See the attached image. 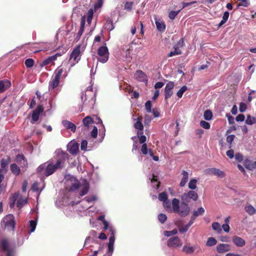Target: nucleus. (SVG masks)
<instances>
[{
	"mask_svg": "<svg viewBox=\"0 0 256 256\" xmlns=\"http://www.w3.org/2000/svg\"><path fill=\"white\" fill-rule=\"evenodd\" d=\"M67 158V154L62 151L58 152L55 158L39 166L38 171L46 176H49L56 170L63 168Z\"/></svg>",
	"mask_w": 256,
	"mask_h": 256,
	"instance_id": "obj_1",
	"label": "nucleus"
},
{
	"mask_svg": "<svg viewBox=\"0 0 256 256\" xmlns=\"http://www.w3.org/2000/svg\"><path fill=\"white\" fill-rule=\"evenodd\" d=\"M66 188L70 192L78 190L80 196L86 194L90 188L88 183L86 180L78 181L74 176L71 175H66L65 176Z\"/></svg>",
	"mask_w": 256,
	"mask_h": 256,
	"instance_id": "obj_2",
	"label": "nucleus"
},
{
	"mask_svg": "<svg viewBox=\"0 0 256 256\" xmlns=\"http://www.w3.org/2000/svg\"><path fill=\"white\" fill-rule=\"evenodd\" d=\"M188 203V202L182 200L180 205L179 200L176 198H174L172 202L173 212L178 214L182 216H187L190 212Z\"/></svg>",
	"mask_w": 256,
	"mask_h": 256,
	"instance_id": "obj_3",
	"label": "nucleus"
},
{
	"mask_svg": "<svg viewBox=\"0 0 256 256\" xmlns=\"http://www.w3.org/2000/svg\"><path fill=\"white\" fill-rule=\"evenodd\" d=\"M64 72V68L61 66L58 67L54 71V74L49 82L48 90H54L56 88L60 83V80Z\"/></svg>",
	"mask_w": 256,
	"mask_h": 256,
	"instance_id": "obj_4",
	"label": "nucleus"
},
{
	"mask_svg": "<svg viewBox=\"0 0 256 256\" xmlns=\"http://www.w3.org/2000/svg\"><path fill=\"white\" fill-rule=\"evenodd\" d=\"M106 230H108L109 233L108 234H110L109 242L108 245V251L109 254H112L114 252V246L115 241V230L114 227L108 223V227Z\"/></svg>",
	"mask_w": 256,
	"mask_h": 256,
	"instance_id": "obj_5",
	"label": "nucleus"
},
{
	"mask_svg": "<svg viewBox=\"0 0 256 256\" xmlns=\"http://www.w3.org/2000/svg\"><path fill=\"white\" fill-rule=\"evenodd\" d=\"M82 52L80 49V46L75 47L70 56L69 61L71 64V66H74L80 59V53Z\"/></svg>",
	"mask_w": 256,
	"mask_h": 256,
	"instance_id": "obj_6",
	"label": "nucleus"
},
{
	"mask_svg": "<svg viewBox=\"0 0 256 256\" xmlns=\"http://www.w3.org/2000/svg\"><path fill=\"white\" fill-rule=\"evenodd\" d=\"M98 60L102 64L106 63L108 60L109 52L106 46H102L98 50Z\"/></svg>",
	"mask_w": 256,
	"mask_h": 256,
	"instance_id": "obj_7",
	"label": "nucleus"
},
{
	"mask_svg": "<svg viewBox=\"0 0 256 256\" xmlns=\"http://www.w3.org/2000/svg\"><path fill=\"white\" fill-rule=\"evenodd\" d=\"M1 224L8 230H14L15 226V222L13 215H7L2 219Z\"/></svg>",
	"mask_w": 256,
	"mask_h": 256,
	"instance_id": "obj_8",
	"label": "nucleus"
},
{
	"mask_svg": "<svg viewBox=\"0 0 256 256\" xmlns=\"http://www.w3.org/2000/svg\"><path fill=\"white\" fill-rule=\"evenodd\" d=\"M205 172L207 174H213L219 178H223L226 176V174L224 171L215 168H208L205 170Z\"/></svg>",
	"mask_w": 256,
	"mask_h": 256,
	"instance_id": "obj_9",
	"label": "nucleus"
},
{
	"mask_svg": "<svg viewBox=\"0 0 256 256\" xmlns=\"http://www.w3.org/2000/svg\"><path fill=\"white\" fill-rule=\"evenodd\" d=\"M198 198V195L194 191L190 190L188 193H184L182 196V200L184 202H189L190 199H192L193 200H196Z\"/></svg>",
	"mask_w": 256,
	"mask_h": 256,
	"instance_id": "obj_10",
	"label": "nucleus"
},
{
	"mask_svg": "<svg viewBox=\"0 0 256 256\" xmlns=\"http://www.w3.org/2000/svg\"><path fill=\"white\" fill-rule=\"evenodd\" d=\"M2 249L6 253V256H14V249L9 246L8 241L6 240H3L2 242Z\"/></svg>",
	"mask_w": 256,
	"mask_h": 256,
	"instance_id": "obj_11",
	"label": "nucleus"
},
{
	"mask_svg": "<svg viewBox=\"0 0 256 256\" xmlns=\"http://www.w3.org/2000/svg\"><path fill=\"white\" fill-rule=\"evenodd\" d=\"M44 112V108L42 106L39 105L37 108L34 110L32 113V120L30 122L32 124L37 122L40 117V115Z\"/></svg>",
	"mask_w": 256,
	"mask_h": 256,
	"instance_id": "obj_12",
	"label": "nucleus"
},
{
	"mask_svg": "<svg viewBox=\"0 0 256 256\" xmlns=\"http://www.w3.org/2000/svg\"><path fill=\"white\" fill-rule=\"evenodd\" d=\"M174 82H168L164 88V98L168 100L172 95V90L174 88Z\"/></svg>",
	"mask_w": 256,
	"mask_h": 256,
	"instance_id": "obj_13",
	"label": "nucleus"
},
{
	"mask_svg": "<svg viewBox=\"0 0 256 256\" xmlns=\"http://www.w3.org/2000/svg\"><path fill=\"white\" fill-rule=\"evenodd\" d=\"M68 150L72 154H76L79 150V144L75 141H71L68 145Z\"/></svg>",
	"mask_w": 256,
	"mask_h": 256,
	"instance_id": "obj_14",
	"label": "nucleus"
},
{
	"mask_svg": "<svg viewBox=\"0 0 256 256\" xmlns=\"http://www.w3.org/2000/svg\"><path fill=\"white\" fill-rule=\"evenodd\" d=\"M182 242L178 236L170 238L168 240V246L169 247L178 248L181 246Z\"/></svg>",
	"mask_w": 256,
	"mask_h": 256,
	"instance_id": "obj_15",
	"label": "nucleus"
},
{
	"mask_svg": "<svg viewBox=\"0 0 256 256\" xmlns=\"http://www.w3.org/2000/svg\"><path fill=\"white\" fill-rule=\"evenodd\" d=\"M132 49L130 46L126 48H123L120 51L122 56L126 58L128 61H130L132 58Z\"/></svg>",
	"mask_w": 256,
	"mask_h": 256,
	"instance_id": "obj_16",
	"label": "nucleus"
},
{
	"mask_svg": "<svg viewBox=\"0 0 256 256\" xmlns=\"http://www.w3.org/2000/svg\"><path fill=\"white\" fill-rule=\"evenodd\" d=\"M232 242L238 247H242L246 244V241L244 239L236 236L232 237Z\"/></svg>",
	"mask_w": 256,
	"mask_h": 256,
	"instance_id": "obj_17",
	"label": "nucleus"
},
{
	"mask_svg": "<svg viewBox=\"0 0 256 256\" xmlns=\"http://www.w3.org/2000/svg\"><path fill=\"white\" fill-rule=\"evenodd\" d=\"M154 19L158 30L160 32H164L166 30V24L164 22L158 19L156 16H154Z\"/></svg>",
	"mask_w": 256,
	"mask_h": 256,
	"instance_id": "obj_18",
	"label": "nucleus"
},
{
	"mask_svg": "<svg viewBox=\"0 0 256 256\" xmlns=\"http://www.w3.org/2000/svg\"><path fill=\"white\" fill-rule=\"evenodd\" d=\"M230 246L226 244H220L216 246V250L218 253L227 252L230 251Z\"/></svg>",
	"mask_w": 256,
	"mask_h": 256,
	"instance_id": "obj_19",
	"label": "nucleus"
},
{
	"mask_svg": "<svg viewBox=\"0 0 256 256\" xmlns=\"http://www.w3.org/2000/svg\"><path fill=\"white\" fill-rule=\"evenodd\" d=\"M244 166L246 168L250 170L256 169V160L252 162L250 160L246 158L244 160Z\"/></svg>",
	"mask_w": 256,
	"mask_h": 256,
	"instance_id": "obj_20",
	"label": "nucleus"
},
{
	"mask_svg": "<svg viewBox=\"0 0 256 256\" xmlns=\"http://www.w3.org/2000/svg\"><path fill=\"white\" fill-rule=\"evenodd\" d=\"M62 124L64 126L67 130H70L71 131L73 132H76V126L72 122L67 120H64L62 122Z\"/></svg>",
	"mask_w": 256,
	"mask_h": 256,
	"instance_id": "obj_21",
	"label": "nucleus"
},
{
	"mask_svg": "<svg viewBox=\"0 0 256 256\" xmlns=\"http://www.w3.org/2000/svg\"><path fill=\"white\" fill-rule=\"evenodd\" d=\"M135 78L140 82L147 81V77L142 70H138L135 74Z\"/></svg>",
	"mask_w": 256,
	"mask_h": 256,
	"instance_id": "obj_22",
	"label": "nucleus"
},
{
	"mask_svg": "<svg viewBox=\"0 0 256 256\" xmlns=\"http://www.w3.org/2000/svg\"><path fill=\"white\" fill-rule=\"evenodd\" d=\"M10 82L8 80L0 81V93L4 92L6 89L10 86Z\"/></svg>",
	"mask_w": 256,
	"mask_h": 256,
	"instance_id": "obj_23",
	"label": "nucleus"
},
{
	"mask_svg": "<svg viewBox=\"0 0 256 256\" xmlns=\"http://www.w3.org/2000/svg\"><path fill=\"white\" fill-rule=\"evenodd\" d=\"M84 24H85V21H84V18H82L80 22V28L78 32L76 38H75V40L76 42H78L80 39V38L84 31Z\"/></svg>",
	"mask_w": 256,
	"mask_h": 256,
	"instance_id": "obj_24",
	"label": "nucleus"
},
{
	"mask_svg": "<svg viewBox=\"0 0 256 256\" xmlns=\"http://www.w3.org/2000/svg\"><path fill=\"white\" fill-rule=\"evenodd\" d=\"M182 178L181 182L180 184V185L181 187H183L185 186L186 183L188 182V176L187 172L185 170H182Z\"/></svg>",
	"mask_w": 256,
	"mask_h": 256,
	"instance_id": "obj_25",
	"label": "nucleus"
},
{
	"mask_svg": "<svg viewBox=\"0 0 256 256\" xmlns=\"http://www.w3.org/2000/svg\"><path fill=\"white\" fill-rule=\"evenodd\" d=\"M246 212L250 215H252L256 213V209L250 204H247L244 208Z\"/></svg>",
	"mask_w": 256,
	"mask_h": 256,
	"instance_id": "obj_26",
	"label": "nucleus"
},
{
	"mask_svg": "<svg viewBox=\"0 0 256 256\" xmlns=\"http://www.w3.org/2000/svg\"><path fill=\"white\" fill-rule=\"evenodd\" d=\"M90 36V34H86L82 39V44H80L78 46H80V49L82 51L84 50L85 49V48L87 45L88 40Z\"/></svg>",
	"mask_w": 256,
	"mask_h": 256,
	"instance_id": "obj_27",
	"label": "nucleus"
},
{
	"mask_svg": "<svg viewBox=\"0 0 256 256\" xmlns=\"http://www.w3.org/2000/svg\"><path fill=\"white\" fill-rule=\"evenodd\" d=\"M36 225H37L36 220H30L29 222V225H28V233L29 234H30L35 230Z\"/></svg>",
	"mask_w": 256,
	"mask_h": 256,
	"instance_id": "obj_28",
	"label": "nucleus"
},
{
	"mask_svg": "<svg viewBox=\"0 0 256 256\" xmlns=\"http://www.w3.org/2000/svg\"><path fill=\"white\" fill-rule=\"evenodd\" d=\"M16 160L17 162L20 163L24 166H25L27 164L26 160H25L23 155L18 154L16 156Z\"/></svg>",
	"mask_w": 256,
	"mask_h": 256,
	"instance_id": "obj_29",
	"label": "nucleus"
},
{
	"mask_svg": "<svg viewBox=\"0 0 256 256\" xmlns=\"http://www.w3.org/2000/svg\"><path fill=\"white\" fill-rule=\"evenodd\" d=\"M230 14L228 12H225L224 14V15L222 16V19L220 21V22L218 24V26L220 28L228 20V17H229Z\"/></svg>",
	"mask_w": 256,
	"mask_h": 256,
	"instance_id": "obj_30",
	"label": "nucleus"
},
{
	"mask_svg": "<svg viewBox=\"0 0 256 256\" xmlns=\"http://www.w3.org/2000/svg\"><path fill=\"white\" fill-rule=\"evenodd\" d=\"M212 229L216 231L218 234H220L222 232V227L218 222H214L212 224Z\"/></svg>",
	"mask_w": 256,
	"mask_h": 256,
	"instance_id": "obj_31",
	"label": "nucleus"
},
{
	"mask_svg": "<svg viewBox=\"0 0 256 256\" xmlns=\"http://www.w3.org/2000/svg\"><path fill=\"white\" fill-rule=\"evenodd\" d=\"M204 212V209L203 208L200 207L198 208V210L194 211L192 216H194L196 218V217L202 215Z\"/></svg>",
	"mask_w": 256,
	"mask_h": 256,
	"instance_id": "obj_32",
	"label": "nucleus"
},
{
	"mask_svg": "<svg viewBox=\"0 0 256 256\" xmlns=\"http://www.w3.org/2000/svg\"><path fill=\"white\" fill-rule=\"evenodd\" d=\"M82 123L85 127L88 126L90 124L93 123L92 120L90 116H87L82 120Z\"/></svg>",
	"mask_w": 256,
	"mask_h": 256,
	"instance_id": "obj_33",
	"label": "nucleus"
},
{
	"mask_svg": "<svg viewBox=\"0 0 256 256\" xmlns=\"http://www.w3.org/2000/svg\"><path fill=\"white\" fill-rule=\"evenodd\" d=\"M174 51H171L168 54V57H172L176 55H179L182 54L181 50L179 49L178 46H174Z\"/></svg>",
	"mask_w": 256,
	"mask_h": 256,
	"instance_id": "obj_34",
	"label": "nucleus"
},
{
	"mask_svg": "<svg viewBox=\"0 0 256 256\" xmlns=\"http://www.w3.org/2000/svg\"><path fill=\"white\" fill-rule=\"evenodd\" d=\"M10 170L12 173L16 175H18L20 172V169L16 164H13L10 166Z\"/></svg>",
	"mask_w": 256,
	"mask_h": 256,
	"instance_id": "obj_35",
	"label": "nucleus"
},
{
	"mask_svg": "<svg viewBox=\"0 0 256 256\" xmlns=\"http://www.w3.org/2000/svg\"><path fill=\"white\" fill-rule=\"evenodd\" d=\"M27 202H28V200L26 198H20L18 200L17 204H16L17 206L19 208H20L23 206L24 204H26L27 203Z\"/></svg>",
	"mask_w": 256,
	"mask_h": 256,
	"instance_id": "obj_36",
	"label": "nucleus"
},
{
	"mask_svg": "<svg viewBox=\"0 0 256 256\" xmlns=\"http://www.w3.org/2000/svg\"><path fill=\"white\" fill-rule=\"evenodd\" d=\"M104 248V246H100L99 249L98 250H95L92 256H98V254H103L102 250ZM112 254H110L108 253V251L107 254L105 256H111Z\"/></svg>",
	"mask_w": 256,
	"mask_h": 256,
	"instance_id": "obj_37",
	"label": "nucleus"
},
{
	"mask_svg": "<svg viewBox=\"0 0 256 256\" xmlns=\"http://www.w3.org/2000/svg\"><path fill=\"white\" fill-rule=\"evenodd\" d=\"M256 122V118L252 117L250 115H248L246 120V123L248 124L252 125Z\"/></svg>",
	"mask_w": 256,
	"mask_h": 256,
	"instance_id": "obj_38",
	"label": "nucleus"
},
{
	"mask_svg": "<svg viewBox=\"0 0 256 256\" xmlns=\"http://www.w3.org/2000/svg\"><path fill=\"white\" fill-rule=\"evenodd\" d=\"M216 240L213 237L209 238L206 242V245L208 246H212L216 244Z\"/></svg>",
	"mask_w": 256,
	"mask_h": 256,
	"instance_id": "obj_39",
	"label": "nucleus"
},
{
	"mask_svg": "<svg viewBox=\"0 0 256 256\" xmlns=\"http://www.w3.org/2000/svg\"><path fill=\"white\" fill-rule=\"evenodd\" d=\"M183 250L186 254H192L194 252V248L190 246H184L183 247Z\"/></svg>",
	"mask_w": 256,
	"mask_h": 256,
	"instance_id": "obj_40",
	"label": "nucleus"
},
{
	"mask_svg": "<svg viewBox=\"0 0 256 256\" xmlns=\"http://www.w3.org/2000/svg\"><path fill=\"white\" fill-rule=\"evenodd\" d=\"M212 112L210 110H206L204 112V118L206 120H210L212 119Z\"/></svg>",
	"mask_w": 256,
	"mask_h": 256,
	"instance_id": "obj_41",
	"label": "nucleus"
},
{
	"mask_svg": "<svg viewBox=\"0 0 256 256\" xmlns=\"http://www.w3.org/2000/svg\"><path fill=\"white\" fill-rule=\"evenodd\" d=\"M135 128L140 130H142L144 128L143 124H142L140 120L138 118L137 122L134 124Z\"/></svg>",
	"mask_w": 256,
	"mask_h": 256,
	"instance_id": "obj_42",
	"label": "nucleus"
},
{
	"mask_svg": "<svg viewBox=\"0 0 256 256\" xmlns=\"http://www.w3.org/2000/svg\"><path fill=\"white\" fill-rule=\"evenodd\" d=\"M142 132L138 131L137 134L139 138V141L140 144H145V142L146 141V136L144 135H142Z\"/></svg>",
	"mask_w": 256,
	"mask_h": 256,
	"instance_id": "obj_43",
	"label": "nucleus"
},
{
	"mask_svg": "<svg viewBox=\"0 0 256 256\" xmlns=\"http://www.w3.org/2000/svg\"><path fill=\"white\" fill-rule=\"evenodd\" d=\"M197 180L196 179H192L188 183V188L191 190H194L196 188V184Z\"/></svg>",
	"mask_w": 256,
	"mask_h": 256,
	"instance_id": "obj_44",
	"label": "nucleus"
},
{
	"mask_svg": "<svg viewBox=\"0 0 256 256\" xmlns=\"http://www.w3.org/2000/svg\"><path fill=\"white\" fill-rule=\"evenodd\" d=\"M187 90V87L186 86H182L177 92L176 95L179 98H181L184 92Z\"/></svg>",
	"mask_w": 256,
	"mask_h": 256,
	"instance_id": "obj_45",
	"label": "nucleus"
},
{
	"mask_svg": "<svg viewBox=\"0 0 256 256\" xmlns=\"http://www.w3.org/2000/svg\"><path fill=\"white\" fill-rule=\"evenodd\" d=\"M98 220H100L102 222L104 226V230H106V228H107L108 227V224L109 222H107L105 219H104V215H102V216H100L98 218Z\"/></svg>",
	"mask_w": 256,
	"mask_h": 256,
	"instance_id": "obj_46",
	"label": "nucleus"
},
{
	"mask_svg": "<svg viewBox=\"0 0 256 256\" xmlns=\"http://www.w3.org/2000/svg\"><path fill=\"white\" fill-rule=\"evenodd\" d=\"M56 60V56H51L48 58L47 59L45 60L43 62L42 64L43 65H47L49 64H50L51 62L55 60Z\"/></svg>",
	"mask_w": 256,
	"mask_h": 256,
	"instance_id": "obj_47",
	"label": "nucleus"
},
{
	"mask_svg": "<svg viewBox=\"0 0 256 256\" xmlns=\"http://www.w3.org/2000/svg\"><path fill=\"white\" fill-rule=\"evenodd\" d=\"M178 230L181 233H184L186 232L190 226L187 224L184 226H178Z\"/></svg>",
	"mask_w": 256,
	"mask_h": 256,
	"instance_id": "obj_48",
	"label": "nucleus"
},
{
	"mask_svg": "<svg viewBox=\"0 0 256 256\" xmlns=\"http://www.w3.org/2000/svg\"><path fill=\"white\" fill-rule=\"evenodd\" d=\"M158 200L163 202L168 200V196L166 192H162L160 194L158 195Z\"/></svg>",
	"mask_w": 256,
	"mask_h": 256,
	"instance_id": "obj_49",
	"label": "nucleus"
},
{
	"mask_svg": "<svg viewBox=\"0 0 256 256\" xmlns=\"http://www.w3.org/2000/svg\"><path fill=\"white\" fill-rule=\"evenodd\" d=\"M181 10L178 11H170L168 14V17L171 20H174L176 17V16L180 12Z\"/></svg>",
	"mask_w": 256,
	"mask_h": 256,
	"instance_id": "obj_50",
	"label": "nucleus"
},
{
	"mask_svg": "<svg viewBox=\"0 0 256 256\" xmlns=\"http://www.w3.org/2000/svg\"><path fill=\"white\" fill-rule=\"evenodd\" d=\"M84 200L88 202H90L96 200L97 198L94 195H92L90 196L85 197Z\"/></svg>",
	"mask_w": 256,
	"mask_h": 256,
	"instance_id": "obj_51",
	"label": "nucleus"
},
{
	"mask_svg": "<svg viewBox=\"0 0 256 256\" xmlns=\"http://www.w3.org/2000/svg\"><path fill=\"white\" fill-rule=\"evenodd\" d=\"M150 180L151 182L153 183V186L156 187V188H158L159 187V183L158 182L156 176L153 174L152 178H150Z\"/></svg>",
	"mask_w": 256,
	"mask_h": 256,
	"instance_id": "obj_52",
	"label": "nucleus"
},
{
	"mask_svg": "<svg viewBox=\"0 0 256 256\" xmlns=\"http://www.w3.org/2000/svg\"><path fill=\"white\" fill-rule=\"evenodd\" d=\"M34 61L32 58H28L25 60V65L28 68H32L34 66Z\"/></svg>",
	"mask_w": 256,
	"mask_h": 256,
	"instance_id": "obj_53",
	"label": "nucleus"
},
{
	"mask_svg": "<svg viewBox=\"0 0 256 256\" xmlns=\"http://www.w3.org/2000/svg\"><path fill=\"white\" fill-rule=\"evenodd\" d=\"M158 219L161 223L164 224L166 221L167 216L164 214H160L158 216Z\"/></svg>",
	"mask_w": 256,
	"mask_h": 256,
	"instance_id": "obj_54",
	"label": "nucleus"
},
{
	"mask_svg": "<svg viewBox=\"0 0 256 256\" xmlns=\"http://www.w3.org/2000/svg\"><path fill=\"white\" fill-rule=\"evenodd\" d=\"M200 126L202 128H203L205 129H206V130H208L210 128V124H209V122L204 121V120L200 121Z\"/></svg>",
	"mask_w": 256,
	"mask_h": 256,
	"instance_id": "obj_55",
	"label": "nucleus"
},
{
	"mask_svg": "<svg viewBox=\"0 0 256 256\" xmlns=\"http://www.w3.org/2000/svg\"><path fill=\"white\" fill-rule=\"evenodd\" d=\"M141 152L144 155L148 154V148L146 144H142L141 148Z\"/></svg>",
	"mask_w": 256,
	"mask_h": 256,
	"instance_id": "obj_56",
	"label": "nucleus"
},
{
	"mask_svg": "<svg viewBox=\"0 0 256 256\" xmlns=\"http://www.w3.org/2000/svg\"><path fill=\"white\" fill-rule=\"evenodd\" d=\"M90 135L92 138H96L98 135V128L96 126H94L92 130L90 132Z\"/></svg>",
	"mask_w": 256,
	"mask_h": 256,
	"instance_id": "obj_57",
	"label": "nucleus"
},
{
	"mask_svg": "<svg viewBox=\"0 0 256 256\" xmlns=\"http://www.w3.org/2000/svg\"><path fill=\"white\" fill-rule=\"evenodd\" d=\"M145 107L146 111L148 112H152V104L150 100H148L146 102Z\"/></svg>",
	"mask_w": 256,
	"mask_h": 256,
	"instance_id": "obj_58",
	"label": "nucleus"
},
{
	"mask_svg": "<svg viewBox=\"0 0 256 256\" xmlns=\"http://www.w3.org/2000/svg\"><path fill=\"white\" fill-rule=\"evenodd\" d=\"M88 146V142L86 140H83L81 142L80 148L82 150H86Z\"/></svg>",
	"mask_w": 256,
	"mask_h": 256,
	"instance_id": "obj_59",
	"label": "nucleus"
},
{
	"mask_svg": "<svg viewBox=\"0 0 256 256\" xmlns=\"http://www.w3.org/2000/svg\"><path fill=\"white\" fill-rule=\"evenodd\" d=\"M8 164V162L4 159H2L1 160V166H2L1 170H6V166H7Z\"/></svg>",
	"mask_w": 256,
	"mask_h": 256,
	"instance_id": "obj_60",
	"label": "nucleus"
},
{
	"mask_svg": "<svg viewBox=\"0 0 256 256\" xmlns=\"http://www.w3.org/2000/svg\"><path fill=\"white\" fill-rule=\"evenodd\" d=\"M103 4V0H98L97 2L94 4V8L96 10L101 8Z\"/></svg>",
	"mask_w": 256,
	"mask_h": 256,
	"instance_id": "obj_61",
	"label": "nucleus"
},
{
	"mask_svg": "<svg viewBox=\"0 0 256 256\" xmlns=\"http://www.w3.org/2000/svg\"><path fill=\"white\" fill-rule=\"evenodd\" d=\"M235 159L238 162H241L243 160V156L240 153H236L234 155Z\"/></svg>",
	"mask_w": 256,
	"mask_h": 256,
	"instance_id": "obj_62",
	"label": "nucleus"
},
{
	"mask_svg": "<svg viewBox=\"0 0 256 256\" xmlns=\"http://www.w3.org/2000/svg\"><path fill=\"white\" fill-rule=\"evenodd\" d=\"M20 194L18 192L14 194L10 198V200L16 202V200L19 198Z\"/></svg>",
	"mask_w": 256,
	"mask_h": 256,
	"instance_id": "obj_63",
	"label": "nucleus"
},
{
	"mask_svg": "<svg viewBox=\"0 0 256 256\" xmlns=\"http://www.w3.org/2000/svg\"><path fill=\"white\" fill-rule=\"evenodd\" d=\"M20 194L18 192L14 194L10 198V200L16 202V200L19 198Z\"/></svg>",
	"mask_w": 256,
	"mask_h": 256,
	"instance_id": "obj_64",
	"label": "nucleus"
}]
</instances>
